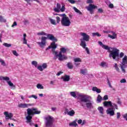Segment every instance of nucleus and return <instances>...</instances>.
Instances as JSON below:
<instances>
[{"mask_svg": "<svg viewBox=\"0 0 127 127\" xmlns=\"http://www.w3.org/2000/svg\"><path fill=\"white\" fill-rule=\"evenodd\" d=\"M12 53L13 54V55H14L15 56H18V54H17V52H16V51L14 50L12 51Z\"/></svg>", "mask_w": 127, "mask_h": 127, "instance_id": "nucleus-49", "label": "nucleus"}, {"mask_svg": "<svg viewBox=\"0 0 127 127\" xmlns=\"http://www.w3.org/2000/svg\"><path fill=\"white\" fill-rule=\"evenodd\" d=\"M59 15H60V16H62V18H63L64 17H68V16H67V15H66V14H65V13L61 14Z\"/></svg>", "mask_w": 127, "mask_h": 127, "instance_id": "nucleus-51", "label": "nucleus"}, {"mask_svg": "<svg viewBox=\"0 0 127 127\" xmlns=\"http://www.w3.org/2000/svg\"><path fill=\"white\" fill-rule=\"evenodd\" d=\"M103 32H104V33H107V34H108V33H110V31L103 30Z\"/></svg>", "mask_w": 127, "mask_h": 127, "instance_id": "nucleus-63", "label": "nucleus"}, {"mask_svg": "<svg viewBox=\"0 0 127 127\" xmlns=\"http://www.w3.org/2000/svg\"><path fill=\"white\" fill-rule=\"evenodd\" d=\"M114 67L116 70H117L118 72L120 71V69L119 68V67H118V64H115Z\"/></svg>", "mask_w": 127, "mask_h": 127, "instance_id": "nucleus-47", "label": "nucleus"}, {"mask_svg": "<svg viewBox=\"0 0 127 127\" xmlns=\"http://www.w3.org/2000/svg\"><path fill=\"white\" fill-rule=\"evenodd\" d=\"M37 35H47V34L44 32V31H42L41 32H39L37 33Z\"/></svg>", "mask_w": 127, "mask_h": 127, "instance_id": "nucleus-34", "label": "nucleus"}, {"mask_svg": "<svg viewBox=\"0 0 127 127\" xmlns=\"http://www.w3.org/2000/svg\"><path fill=\"white\" fill-rule=\"evenodd\" d=\"M126 64H127V56H125L123 58L122 63V64L123 66H125Z\"/></svg>", "mask_w": 127, "mask_h": 127, "instance_id": "nucleus-19", "label": "nucleus"}, {"mask_svg": "<svg viewBox=\"0 0 127 127\" xmlns=\"http://www.w3.org/2000/svg\"><path fill=\"white\" fill-rule=\"evenodd\" d=\"M8 85L11 87V89H15V85H13V83L11 81H7Z\"/></svg>", "mask_w": 127, "mask_h": 127, "instance_id": "nucleus-24", "label": "nucleus"}, {"mask_svg": "<svg viewBox=\"0 0 127 127\" xmlns=\"http://www.w3.org/2000/svg\"><path fill=\"white\" fill-rule=\"evenodd\" d=\"M87 3H93L92 0H87Z\"/></svg>", "mask_w": 127, "mask_h": 127, "instance_id": "nucleus-59", "label": "nucleus"}, {"mask_svg": "<svg viewBox=\"0 0 127 127\" xmlns=\"http://www.w3.org/2000/svg\"><path fill=\"white\" fill-rule=\"evenodd\" d=\"M112 35H108V37H110V38H111L112 39H116V38H117V34H116V33L112 32Z\"/></svg>", "mask_w": 127, "mask_h": 127, "instance_id": "nucleus-21", "label": "nucleus"}, {"mask_svg": "<svg viewBox=\"0 0 127 127\" xmlns=\"http://www.w3.org/2000/svg\"><path fill=\"white\" fill-rule=\"evenodd\" d=\"M103 105L104 107H112V102L111 101H105L103 103Z\"/></svg>", "mask_w": 127, "mask_h": 127, "instance_id": "nucleus-18", "label": "nucleus"}, {"mask_svg": "<svg viewBox=\"0 0 127 127\" xmlns=\"http://www.w3.org/2000/svg\"><path fill=\"white\" fill-rule=\"evenodd\" d=\"M124 55H125V54H124V53H123V52L121 53L120 54V58H123V57H124Z\"/></svg>", "mask_w": 127, "mask_h": 127, "instance_id": "nucleus-57", "label": "nucleus"}, {"mask_svg": "<svg viewBox=\"0 0 127 127\" xmlns=\"http://www.w3.org/2000/svg\"><path fill=\"white\" fill-rule=\"evenodd\" d=\"M117 118L118 120H119V119H120V118H121V113L118 112L117 113Z\"/></svg>", "mask_w": 127, "mask_h": 127, "instance_id": "nucleus-52", "label": "nucleus"}, {"mask_svg": "<svg viewBox=\"0 0 127 127\" xmlns=\"http://www.w3.org/2000/svg\"><path fill=\"white\" fill-rule=\"evenodd\" d=\"M66 66L68 69H72V68L74 67V65H73V64H72L71 62H68L66 64Z\"/></svg>", "mask_w": 127, "mask_h": 127, "instance_id": "nucleus-27", "label": "nucleus"}, {"mask_svg": "<svg viewBox=\"0 0 127 127\" xmlns=\"http://www.w3.org/2000/svg\"><path fill=\"white\" fill-rule=\"evenodd\" d=\"M80 45L81 46V47H82V48L85 49L87 54H90V51L89 50V48L86 47V46H87V45H86V42L81 40V43L80 44Z\"/></svg>", "mask_w": 127, "mask_h": 127, "instance_id": "nucleus-10", "label": "nucleus"}, {"mask_svg": "<svg viewBox=\"0 0 127 127\" xmlns=\"http://www.w3.org/2000/svg\"><path fill=\"white\" fill-rule=\"evenodd\" d=\"M3 45L5 46V47H11V44H7L6 43H3Z\"/></svg>", "mask_w": 127, "mask_h": 127, "instance_id": "nucleus-38", "label": "nucleus"}, {"mask_svg": "<svg viewBox=\"0 0 127 127\" xmlns=\"http://www.w3.org/2000/svg\"><path fill=\"white\" fill-rule=\"evenodd\" d=\"M0 62L2 66H5V63L4 62V61L2 60V59H0Z\"/></svg>", "mask_w": 127, "mask_h": 127, "instance_id": "nucleus-43", "label": "nucleus"}, {"mask_svg": "<svg viewBox=\"0 0 127 127\" xmlns=\"http://www.w3.org/2000/svg\"><path fill=\"white\" fill-rule=\"evenodd\" d=\"M70 94L71 97H73V98H77V92H70Z\"/></svg>", "mask_w": 127, "mask_h": 127, "instance_id": "nucleus-31", "label": "nucleus"}, {"mask_svg": "<svg viewBox=\"0 0 127 127\" xmlns=\"http://www.w3.org/2000/svg\"><path fill=\"white\" fill-rule=\"evenodd\" d=\"M49 20L50 21L51 24H53V25H57V23L56 22V21L51 18H49Z\"/></svg>", "mask_w": 127, "mask_h": 127, "instance_id": "nucleus-23", "label": "nucleus"}, {"mask_svg": "<svg viewBox=\"0 0 127 127\" xmlns=\"http://www.w3.org/2000/svg\"><path fill=\"white\" fill-rule=\"evenodd\" d=\"M82 121L81 119L78 120L77 121V124H78V125H81V124H82Z\"/></svg>", "mask_w": 127, "mask_h": 127, "instance_id": "nucleus-58", "label": "nucleus"}, {"mask_svg": "<svg viewBox=\"0 0 127 127\" xmlns=\"http://www.w3.org/2000/svg\"><path fill=\"white\" fill-rule=\"evenodd\" d=\"M73 9L75 11V12H77V13H79V14H80V15H82L83 14L81 13V11L76 8V7H73Z\"/></svg>", "mask_w": 127, "mask_h": 127, "instance_id": "nucleus-30", "label": "nucleus"}, {"mask_svg": "<svg viewBox=\"0 0 127 127\" xmlns=\"http://www.w3.org/2000/svg\"><path fill=\"white\" fill-rule=\"evenodd\" d=\"M30 106H32V104H26V103H24V104L21 103L20 104H18V107L19 108L25 109V108H28V107H29Z\"/></svg>", "mask_w": 127, "mask_h": 127, "instance_id": "nucleus-13", "label": "nucleus"}, {"mask_svg": "<svg viewBox=\"0 0 127 127\" xmlns=\"http://www.w3.org/2000/svg\"><path fill=\"white\" fill-rule=\"evenodd\" d=\"M85 124H86V120H83L82 122L81 125L84 126V125H85Z\"/></svg>", "mask_w": 127, "mask_h": 127, "instance_id": "nucleus-62", "label": "nucleus"}, {"mask_svg": "<svg viewBox=\"0 0 127 127\" xmlns=\"http://www.w3.org/2000/svg\"><path fill=\"white\" fill-rule=\"evenodd\" d=\"M80 35L83 37V39H80V43H82V40L83 41H89V39H90V36L89 35L86 34L85 33H80Z\"/></svg>", "mask_w": 127, "mask_h": 127, "instance_id": "nucleus-9", "label": "nucleus"}, {"mask_svg": "<svg viewBox=\"0 0 127 127\" xmlns=\"http://www.w3.org/2000/svg\"><path fill=\"white\" fill-rule=\"evenodd\" d=\"M45 121V125L47 127H55V126L53 125L54 123V118L52 116L49 115L44 118Z\"/></svg>", "mask_w": 127, "mask_h": 127, "instance_id": "nucleus-6", "label": "nucleus"}, {"mask_svg": "<svg viewBox=\"0 0 127 127\" xmlns=\"http://www.w3.org/2000/svg\"><path fill=\"white\" fill-rule=\"evenodd\" d=\"M107 114L108 115H110L111 117H113V116H115V110L112 109V108H109L106 111Z\"/></svg>", "mask_w": 127, "mask_h": 127, "instance_id": "nucleus-15", "label": "nucleus"}, {"mask_svg": "<svg viewBox=\"0 0 127 127\" xmlns=\"http://www.w3.org/2000/svg\"><path fill=\"white\" fill-rule=\"evenodd\" d=\"M70 127H78V124H77V120L69 124Z\"/></svg>", "mask_w": 127, "mask_h": 127, "instance_id": "nucleus-20", "label": "nucleus"}, {"mask_svg": "<svg viewBox=\"0 0 127 127\" xmlns=\"http://www.w3.org/2000/svg\"><path fill=\"white\" fill-rule=\"evenodd\" d=\"M52 111H53V112H54L55 111H56V108L55 107L52 108Z\"/></svg>", "mask_w": 127, "mask_h": 127, "instance_id": "nucleus-64", "label": "nucleus"}, {"mask_svg": "<svg viewBox=\"0 0 127 127\" xmlns=\"http://www.w3.org/2000/svg\"><path fill=\"white\" fill-rule=\"evenodd\" d=\"M0 80L1 81L3 80L4 81H6V82H8V81H9V77L7 76H0Z\"/></svg>", "mask_w": 127, "mask_h": 127, "instance_id": "nucleus-22", "label": "nucleus"}, {"mask_svg": "<svg viewBox=\"0 0 127 127\" xmlns=\"http://www.w3.org/2000/svg\"><path fill=\"white\" fill-rule=\"evenodd\" d=\"M79 97V103L83 108H87L89 110L94 109V101L92 100V97L89 95L78 94Z\"/></svg>", "mask_w": 127, "mask_h": 127, "instance_id": "nucleus-1", "label": "nucleus"}, {"mask_svg": "<svg viewBox=\"0 0 127 127\" xmlns=\"http://www.w3.org/2000/svg\"><path fill=\"white\" fill-rule=\"evenodd\" d=\"M98 110L101 115H104V108H103V107H99Z\"/></svg>", "mask_w": 127, "mask_h": 127, "instance_id": "nucleus-28", "label": "nucleus"}, {"mask_svg": "<svg viewBox=\"0 0 127 127\" xmlns=\"http://www.w3.org/2000/svg\"><path fill=\"white\" fill-rule=\"evenodd\" d=\"M60 50L61 51L59 52V53L57 51L54 52L55 57L58 58L59 61L67 60V59H68V57H67V56L63 54H65V53L67 52V49L63 47L61 48L60 49Z\"/></svg>", "mask_w": 127, "mask_h": 127, "instance_id": "nucleus-5", "label": "nucleus"}, {"mask_svg": "<svg viewBox=\"0 0 127 127\" xmlns=\"http://www.w3.org/2000/svg\"><path fill=\"white\" fill-rule=\"evenodd\" d=\"M30 99L31 98H34V99H35V100L37 99V96L35 95H32L28 97Z\"/></svg>", "mask_w": 127, "mask_h": 127, "instance_id": "nucleus-46", "label": "nucleus"}, {"mask_svg": "<svg viewBox=\"0 0 127 127\" xmlns=\"http://www.w3.org/2000/svg\"><path fill=\"white\" fill-rule=\"evenodd\" d=\"M56 18L57 23L58 24L60 23V21H61V19H60V17L57 16Z\"/></svg>", "mask_w": 127, "mask_h": 127, "instance_id": "nucleus-39", "label": "nucleus"}, {"mask_svg": "<svg viewBox=\"0 0 127 127\" xmlns=\"http://www.w3.org/2000/svg\"><path fill=\"white\" fill-rule=\"evenodd\" d=\"M107 100H109V97H108V95H105L103 97V98H102L103 101H106Z\"/></svg>", "mask_w": 127, "mask_h": 127, "instance_id": "nucleus-48", "label": "nucleus"}, {"mask_svg": "<svg viewBox=\"0 0 127 127\" xmlns=\"http://www.w3.org/2000/svg\"><path fill=\"white\" fill-rule=\"evenodd\" d=\"M23 44H27V40H26V34H23Z\"/></svg>", "mask_w": 127, "mask_h": 127, "instance_id": "nucleus-26", "label": "nucleus"}, {"mask_svg": "<svg viewBox=\"0 0 127 127\" xmlns=\"http://www.w3.org/2000/svg\"><path fill=\"white\" fill-rule=\"evenodd\" d=\"M112 106H111V108L112 110H113L114 109H116V110H119V107H118V105L116 104V103H112Z\"/></svg>", "mask_w": 127, "mask_h": 127, "instance_id": "nucleus-29", "label": "nucleus"}, {"mask_svg": "<svg viewBox=\"0 0 127 127\" xmlns=\"http://www.w3.org/2000/svg\"><path fill=\"white\" fill-rule=\"evenodd\" d=\"M98 12H99V13H102V12H103L104 10L102 8H99L98 9Z\"/></svg>", "mask_w": 127, "mask_h": 127, "instance_id": "nucleus-53", "label": "nucleus"}, {"mask_svg": "<svg viewBox=\"0 0 127 127\" xmlns=\"http://www.w3.org/2000/svg\"><path fill=\"white\" fill-rule=\"evenodd\" d=\"M108 1V3H109L108 6L110 8H114V4L112 3H111V2L110 1Z\"/></svg>", "mask_w": 127, "mask_h": 127, "instance_id": "nucleus-37", "label": "nucleus"}, {"mask_svg": "<svg viewBox=\"0 0 127 127\" xmlns=\"http://www.w3.org/2000/svg\"><path fill=\"white\" fill-rule=\"evenodd\" d=\"M65 112L68 116L70 117H74L75 116V111L74 110H70L69 111L68 109H65Z\"/></svg>", "mask_w": 127, "mask_h": 127, "instance_id": "nucleus-12", "label": "nucleus"}, {"mask_svg": "<svg viewBox=\"0 0 127 127\" xmlns=\"http://www.w3.org/2000/svg\"><path fill=\"white\" fill-rule=\"evenodd\" d=\"M121 69L124 72V73L126 72V70H125V69L124 68V65H121Z\"/></svg>", "mask_w": 127, "mask_h": 127, "instance_id": "nucleus-61", "label": "nucleus"}, {"mask_svg": "<svg viewBox=\"0 0 127 127\" xmlns=\"http://www.w3.org/2000/svg\"><path fill=\"white\" fill-rule=\"evenodd\" d=\"M37 69L38 70H39V71H41L42 72V71H43V67H42V65H39L37 67Z\"/></svg>", "mask_w": 127, "mask_h": 127, "instance_id": "nucleus-44", "label": "nucleus"}, {"mask_svg": "<svg viewBox=\"0 0 127 127\" xmlns=\"http://www.w3.org/2000/svg\"><path fill=\"white\" fill-rule=\"evenodd\" d=\"M70 3H71L72 4H74L76 2V1L74 0H67Z\"/></svg>", "mask_w": 127, "mask_h": 127, "instance_id": "nucleus-50", "label": "nucleus"}, {"mask_svg": "<svg viewBox=\"0 0 127 127\" xmlns=\"http://www.w3.org/2000/svg\"><path fill=\"white\" fill-rule=\"evenodd\" d=\"M96 7H97V6H95L94 4H89L88 6L86 7V9L87 10H88V11H90L91 14H92L93 12V9L96 8Z\"/></svg>", "mask_w": 127, "mask_h": 127, "instance_id": "nucleus-11", "label": "nucleus"}, {"mask_svg": "<svg viewBox=\"0 0 127 127\" xmlns=\"http://www.w3.org/2000/svg\"><path fill=\"white\" fill-rule=\"evenodd\" d=\"M61 74H63V72L59 71V72L57 73V76H60Z\"/></svg>", "mask_w": 127, "mask_h": 127, "instance_id": "nucleus-60", "label": "nucleus"}, {"mask_svg": "<svg viewBox=\"0 0 127 127\" xmlns=\"http://www.w3.org/2000/svg\"><path fill=\"white\" fill-rule=\"evenodd\" d=\"M61 79L63 80L64 82H69L70 80V76L65 74L64 76H62Z\"/></svg>", "mask_w": 127, "mask_h": 127, "instance_id": "nucleus-17", "label": "nucleus"}, {"mask_svg": "<svg viewBox=\"0 0 127 127\" xmlns=\"http://www.w3.org/2000/svg\"><path fill=\"white\" fill-rule=\"evenodd\" d=\"M65 9H66L65 8V5H63L61 7V4L59 3H57V7H55L54 8V10L55 12H60V11L64 12V11H65Z\"/></svg>", "mask_w": 127, "mask_h": 127, "instance_id": "nucleus-8", "label": "nucleus"}, {"mask_svg": "<svg viewBox=\"0 0 127 127\" xmlns=\"http://www.w3.org/2000/svg\"><path fill=\"white\" fill-rule=\"evenodd\" d=\"M46 37H42L41 38V42H37V44L39 45L41 48H44L45 46H46V39L48 38L50 40H52V41H54L55 42H57V39L53 36L52 34H47ZM53 42L51 44V47L49 46L47 48V50L48 49H50V48H52L53 49H56L57 48V45L55 44V42Z\"/></svg>", "mask_w": 127, "mask_h": 127, "instance_id": "nucleus-2", "label": "nucleus"}, {"mask_svg": "<svg viewBox=\"0 0 127 127\" xmlns=\"http://www.w3.org/2000/svg\"><path fill=\"white\" fill-rule=\"evenodd\" d=\"M124 119H125L127 121V113L123 115Z\"/></svg>", "mask_w": 127, "mask_h": 127, "instance_id": "nucleus-56", "label": "nucleus"}, {"mask_svg": "<svg viewBox=\"0 0 127 127\" xmlns=\"http://www.w3.org/2000/svg\"><path fill=\"white\" fill-rule=\"evenodd\" d=\"M98 44L100 45V46H101V47L103 49L108 51V52H109L110 53V58H111V57H112L113 59L115 60L116 57H119V56L120 55V50L115 47L110 48L109 47V46L104 45L103 44V42L101 41L98 42Z\"/></svg>", "mask_w": 127, "mask_h": 127, "instance_id": "nucleus-3", "label": "nucleus"}, {"mask_svg": "<svg viewBox=\"0 0 127 127\" xmlns=\"http://www.w3.org/2000/svg\"><path fill=\"white\" fill-rule=\"evenodd\" d=\"M4 115L5 116L6 120H9V119H11L13 117V114L12 113H8L7 112H4Z\"/></svg>", "mask_w": 127, "mask_h": 127, "instance_id": "nucleus-14", "label": "nucleus"}, {"mask_svg": "<svg viewBox=\"0 0 127 127\" xmlns=\"http://www.w3.org/2000/svg\"><path fill=\"white\" fill-rule=\"evenodd\" d=\"M73 61L74 62V65L75 66H79L80 65V63L79 62H82V60L79 58H76L73 59Z\"/></svg>", "mask_w": 127, "mask_h": 127, "instance_id": "nucleus-16", "label": "nucleus"}, {"mask_svg": "<svg viewBox=\"0 0 127 127\" xmlns=\"http://www.w3.org/2000/svg\"><path fill=\"white\" fill-rule=\"evenodd\" d=\"M121 83H127V80L126 79L123 78L120 81Z\"/></svg>", "mask_w": 127, "mask_h": 127, "instance_id": "nucleus-55", "label": "nucleus"}, {"mask_svg": "<svg viewBox=\"0 0 127 127\" xmlns=\"http://www.w3.org/2000/svg\"><path fill=\"white\" fill-rule=\"evenodd\" d=\"M17 25V23L16 22H14L13 24L11 25V27H14V26H16Z\"/></svg>", "mask_w": 127, "mask_h": 127, "instance_id": "nucleus-54", "label": "nucleus"}, {"mask_svg": "<svg viewBox=\"0 0 127 127\" xmlns=\"http://www.w3.org/2000/svg\"><path fill=\"white\" fill-rule=\"evenodd\" d=\"M37 62L35 61H33L32 62V65H33L34 66H35V67H37Z\"/></svg>", "mask_w": 127, "mask_h": 127, "instance_id": "nucleus-40", "label": "nucleus"}, {"mask_svg": "<svg viewBox=\"0 0 127 127\" xmlns=\"http://www.w3.org/2000/svg\"><path fill=\"white\" fill-rule=\"evenodd\" d=\"M87 73V69H80V73L82 74V75H85Z\"/></svg>", "mask_w": 127, "mask_h": 127, "instance_id": "nucleus-32", "label": "nucleus"}, {"mask_svg": "<svg viewBox=\"0 0 127 127\" xmlns=\"http://www.w3.org/2000/svg\"><path fill=\"white\" fill-rule=\"evenodd\" d=\"M61 23L62 26L68 27V26L71 25V20H70V18L68 17H64V18H62Z\"/></svg>", "mask_w": 127, "mask_h": 127, "instance_id": "nucleus-7", "label": "nucleus"}, {"mask_svg": "<svg viewBox=\"0 0 127 127\" xmlns=\"http://www.w3.org/2000/svg\"><path fill=\"white\" fill-rule=\"evenodd\" d=\"M92 36H98V37H100V36H101V35H100V34H99V33H98V32L93 33H92Z\"/></svg>", "mask_w": 127, "mask_h": 127, "instance_id": "nucleus-45", "label": "nucleus"}, {"mask_svg": "<svg viewBox=\"0 0 127 127\" xmlns=\"http://www.w3.org/2000/svg\"><path fill=\"white\" fill-rule=\"evenodd\" d=\"M5 21H6L5 19L3 18V17H2V16H0V22H5Z\"/></svg>", "mask_w": 127, "mask_h": 127, "instance_id": "nucleus-36", "label": "nucleus"}, {"mask_svg": "<svg viewBox=\"0 0 127 127\" xmlns=\"http://www.w3.org/2000/svg\"><path fill=\"white\" fill-rule=\"evenodd\" d=\"M103 100V98L101 97L100 95H98L97 99V103H101Z\"/></svg>", "mask_w": 127, "mask_h": 127, "instance_id": "nucleus-33", "label": "nucleus"}, {"mask_svg": "<svg viewBox=\"0 0 127 127\" xmlns=\"http://www.w3.org/2000/svg\"><path fill=\"white\" fill-rule=\"evenodd\" d=\"M41 113V111H38L37 108H28L27 109V116L26 117V120H27L26 123L29 124L30 127H33L34 126V123L31 121L32 120V116L33 115H39Z\"/></svg>", "mask_w": 127, "mask_h": 127, "instance_id": "nucleus-4", "label": "nucleus"}, {"mask_svg": "<svg viewBox=\"0 0 127 127\" xmlns=\"http://www.w3.org/2000/svg\"><path fill=\"white\" fill-rule=\"evenodd\" d=\"M92 91L94 92H96V93H98V94H100V93H101V89L97 88L96 87H93Z\"/></svg>", "mask_w": 127, "mask_h": 127, "instance_id": "nucleus-25", "label": "nucleus"}, {"mask_svg": "<svg viewBox=\"0 0 127 127\" xmlns=\"http://www.w3.org/2000/svg\"><path fill=\"white\" fill-rule=\"evenodd\" d=\"M100 66H101V67H107V63L105 62H102L100 64Z\"/></svg>", "mask_w": 127, "mask_h": 127, "instance_id": "nucleus-42", "label": "nucleus"}, {"mask_svg": "<svg viewBox=\"0 0 127 127\" xmlns=\"http://www.w3.org/2000/svg\"><path fill=\"white\" fill-rule=\"evenodd\" d=\"M42 67H43L44 70V69H46V68H47V64L46 63L43 64L42 65Z\"/></svg>", "mask_w": 127, "mask_h": 127, "instance_id": "nucleus-41", "label": "nucleus"}, {"mask_svg": "<svg viewBox=\"0 0 127 127\" xmlns=\"http://www.w3.org/2000/svg\"><path fill=\"white\" fill-rule=\"evenodd\" d=\"M37 89H44V87L43 86H42V85L40 84H38L37 85Z\"/></svg>", "mask_w": 127, "mask_h": 127, "instance_id": "nucleus-35", "label": "nucleus"}]
</instances>
